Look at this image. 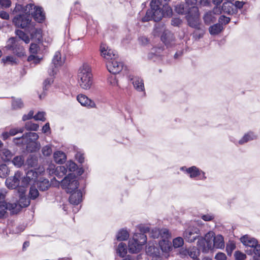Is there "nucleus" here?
I'll use <instances>...</instances> for the list:
<instances>
[{
	"mask_svg": "<svg viewBox=\"0 0 260 260\" xmlns=\"http://www.w3.org/2000/svg\"><path fill=\"white\" fill-rule=\"evenodd\" d=\"M50 76L51 77L46 79L44 82V88L45 90H47L49 86L53 82V78L52 77L53 75Z\"/></svg>",
	"mask_w": 260,
	"mask_h": 260,
	"instance_id": "nucleus-62",
	"label": "nucleus"
},
{
	"mask_svg": "<svg viewBox=\"0 0 260 260\" xmlns=\"http://www.w3.org/2000/svg\"><path fill=\"white\" fill-rule=\"evenodd\" d=\"M16 35L18 37L19 39H15L16 40L23 41L25 43L28 44L29 41V37L25 34L23 31L17 29L15 31Z\"/></svg>",
	"mask_w": 260,
	"mask_h": 260,
	"instance_id": "nucleus-36",
	"label": "nucleus"
},
{
	"mask_svg": "<svg viewBox=\"0 0 260 260\" xmlns=\"http://www.w3.org/2000/svg\"><path fill=\"white\" fill-rule=\"evenodd\" d=\"M41 59L42 58L36 55V54H31L27 58V60L29 62H31V63H34V64H37L39 63Z\"/></svg>",
	"mask_w": 260,
	"mask_h": 260,
	"instance_id": "nucleus-49",
	"label": "nucleus"
},
{
	"mask_svg": "<svg viewBox=\"0 0 260 260\" xmlns=\"http://www.w3.org/2000/svg\"><path fill=\"white\" fill-rule=\"evenodd\" d=\"M77 100L83 106L87 108H94L95 107V103L84 94H79L77 96Z\"/></svg>",
	"mask_w": 260,
	"mask_h": 260,
	"instance_id": "nucleus-23",
	"label": "nucleus"
},
{
	"mask_svg": "<svg viewBox=\"0 0 260 260\" xmlns=\"http://www.w3.org/2000/svg\"><path fill=\"white\" fill-rule=\"evenodd\" d=\"M41 147L40 143L39 142H34L32 143H27L26 148L28 151L30 152H35L39 150Z\"/></svg>",
	"mask_w": 260,
	"mask_h": 260,
	"instance_id": "nucleus-42",
	"label": "nucleus"
},
{
	"mask_svg": "<svg viewBox=\"0 0 260 260\" xmlns=\"http://www.w3.org/2000/svg\"><path fill=\"white\" fill-rule=\"evenodd\" d=\"M65 167L70 172H74L77 169V165L73 161H68L66 164Z\"/></svg>",
	"mask_w": 260,
	"mask_h": 260,
	"instance_id": "nucleus-52",
	"label": "nucleus"
},
{
	"mask_svg": "<svg viewBox=\"0 0 260 260\" xmlns=\"http://www.w3.org/2000/svg\"><path fill=\"white\" fill-rule=\"evenodd\" d=\"M64 60V58L62 57L60 51L55 52L52 60V63L53 67H52L48 70V73L49 75L52 76L56 74L57 72L58 68L63 65Z\"/></svg>",
	"mask_w": 260,
	"mask_h": 260,
	"instance_id": "nucleus-11",
	"label": "nucleus"
},
{
	"mask_svg": "<svg viewBox=\"0 0 260 260\" xmlns=\"http://www.w3.org/2000/svg\"><path fill=\"white\" fill-rule=\"evenodd\" d=\"M39 126L38 124L28 121L25 123V128L27 130L36 131L39 128Z\"/></svg>",
	"mask_w": 260,
	"mask_h": 260,
	"instance_id": "nucleus-48",
	"label": "nucleus"
},
{
	"mask_svg": "<svg viewBox=\"0 0 260 260\" xmlns=\"http://www.w3.org/2000/svg\"><path fill=\"white\" fill-rule=\"evenodd\" d=\"M101 56L107 60H112L117 57L116 52L110 48L106 44H102L100 47Z\"/></svg>",
	"mask_w": 260,
	"mask_h": 260,
	"instance_id": "nucleus-18",
	"label": "nucleus"
},
{
	"mask_svg": "<svg viewBox=\"0 0 260 260\" xmlns=\"http://www.w3.org/2000/svg\"><path fill=\"white\" fill-rule=\"evenodd\" d=\"M34 118L36 120L44 121L46 120L45 113L44 112H38L37 114L34 116Z\"/></svg>",
	"mask_w": 260,
	"mask_h": 260,
	"instance_id": "nucleus-54",
	"label": "nucleus"
},
{
	"mask_svg": "<svg viewBox=\"0 0 260 260\" xmlns=\"http://www.w3.org/2000/svg\"><path fill=\"white\" fill-rule=\"evenodd\" d=\"M149 41L145 36H140L138 38V43L141 46H146L149 44Z\"/></svg>",
	"mask_w": 260,
	"mask_h": 260,
	"instance_id": "nucleus-56",
	"label": "nucleus"
},
{
	"mask_svg": "<svg viewBox=\"0 0 260 260\" xmlns=\"http://www.w3.org/2000/svg\"><path fill=\"white\" fill-rule=\"evenodd\" d=\"M13 143L17 145H26L27 144V139L25 134L23 135L21 137L14 138L13 139Z\"/></svg>",
	"mask_w": 260,
	"mask_h": 260,
	"instance_id": "nucleus-40",
	"label": "nucleus"
},
{
	"mask_svg": "<svg viewBox=\"0 0 260 260\" xmlns=\"http://www.w3.org/2000/svg\"><path fill=\"white\" fill-rule=\"evenodd\" d=\"M186 17L188 24L190 27L198 30L201 29V22L197 7H190Z\"/></svg>",
	"mask_w": 260,
	"mask_h": 260,
	"instance_id": "nucleus-6",
	"label": "nucleus"
},
{
	"mask_svg": "<svg viewBox=\"0 0 260 260\" xmlns=\"http://www.w3.org/2000/svg\"><path fill=\"white\" fill-rule=\"evenodd\" d=\"M7 47L9 49H12L18 56L20 57L24 55L25 52L23 46L21 45L20 41L16 40L15 38H12L9 40Z\"/></svg>",
	"mask_w": 260,
	"mask_h": 260,
	"instance_id": "nucleus-14",
	"label": "nucleus"
},
{
	"mask_svg": "<svg viewBox=\"0 0 260 260\" xmlns=\"http://www.w3.org/2000/svg\"><path fill=\"white\" fill-rule=\"evenodd\" d=\"M184 245V240L181 237H177L173 240V245L175 248L181 247Z\"/></svg>",
	"mask_w": 260,
	"mask_h": 260,
	"instance_id": "nucleus-46",
	"label": "nucleus"
},
{
	"mask_svg": "<svg viewBox=\"0 0 260 260\" xmlns=\"http://www.w3.org/2000/svg\"><path fill=\"white\" fill-rule=\"evenodd\" d=\"M108 82L112 86H115L118 85L117 81L115 76H111L108 79Z\"/></svg>",
	"mask_w": 260,
	"mask_h": 260,
	"instance_id": "nucleus-63",
	"label": "nucleus"
},
{
	"mask_svg": "<svg viewBox=\"0 0 260 260\" xmlns=\"http://www.w3.org/2000/svg\"><path fill=\"white\" fill-rule=\"evenodd\" d=\"M107 68L109 72L116 74L119 73L122 69L123 64L116 58L108 61L106 64Z\"/></svg>",
	"mask_w": 260,
	"mask_h": 260,
	"instance_id": "nucleus-17",
	"label": "nucleus"
},
{
	"mask_svg": "<svg viewBox=\"0 0 260 260\" xmlns=\"http://www.w3.org/2000/svg\"><path fill=\"white\" fill-rule=\"evenodd\" d=\"M257 137V136L254 132L249 131L245 133L241 139H240L238 142H234V143L236 145H242L249 141L256 140Z\"/></svg>",
	"mask_w": 260,
	"mask_h": 260,
	"instance_id": "nucleus-22",
	"label": "nucleus"
},
{
	"mask_svg": "<svg viewBox=\"0 0 260 260\" xmlns=\"http://www.w3.org/2000/svg\"><path fill=\"white\" fill-rule=\"evenodd\" d=\"M54 167V166L53 165L49 166L48 170H49V173L50 174L54 173L55 176L59 178H61L67 173V169L64 166H58L55 169Z\"/></svg>",
	"mask_w": 260,
	"mask_h": 260,
	"instance_id": "nucleus-24",
	"label": "nucleus"
},
{
	"mask_svg": "<svg viewBox=\"0 0 260 260\" xmlns=\"http://www.w3.org/2000/svg\"><path fill=\"white\" fill-rule=\"evenodd\" d=\"M214 232L210 231L207 233L204 238H199L198 241V246L204 253H207L213 249L212 239Z\"/></svg>",
	"mask_w": 260,
	"mask_h": 260,
	"instance_id": "nucleus-9",
	"label": "nucleus"
},
{
	"mask_svg": "<svg viewBox=\"0 0 260 260\" xmlns=\"http://www.w3.org/2000/svg\"><path fill=\"white\" fill-rule=\"evenodd\" d=\"M38 176V172L33 170H29L27 172L26 176L22 175V180L21 181V187H26L31 180H35Z\"/></svg>",
	"mask_w": 260,
	"mask_h": 260,
	"instance_id": "nucleus-20",
	"label": "nucleus"
},
{
	"mask_svg": "<svg viewBox=\"0 0 260 260\" xmlns=\"http://www.w3.org/2000/svg\"><path fill=\"white\" fill-rule=\"evenodd\" d=\"M138 228L139 231L141 232L140 234H143L145 235V233H147L149 232L150 228L147 225L140 224L138 226Z\"/></svg>",
	"mask_w": 260,
	"mask_h": 260,
	"instance_id": "nucleus-59",
	"label": "nucleus"
},
{
	"mask_svg": "<svg viewBox=\"0 0 260 260\" xmlns=\"http://www.w3.org/2000/svg\"><path fill=\"white\" fill-rule=\"evenodd\" d=\"M71 194L69 198V201L72 204L78 205L82 199V192L80 190H76L74 192L71 193Z\"/></svg>",
	"mask_w": 260,
	"mask_h": 260,
	"instance_id": "nucleus-27",
	"label": "nucleus"
},
{
	"mask_svg": "<svg viewBox=\"0 0 260 260\" xmlns=\"http://www.w3.org/2000/svg\"><path fill=\"white\" fill-rule=\"evenodd\" d=\"M200 255V250L196 247H192L189 248L188 255L193 259V260H200L198 256Z\"/></svg>",
	"mask_w": 260,
	"mask_h": 260,
	"instance_id": "nucleus-39",
	"label": "nucleus"
},
{
	"mask_svg": "<svg viewBox=\"0 0 260 260\" xmlns=\"http://www.w3.org/2000/svg\"><path fill=\"white\" fill-rule=\"evenodd\" d=\"M38 187L40 190L45 191L48 189L50 183L48 179H41L37 183Z\"/></svg>",
	"mask_w": 260,
	"mask_h": 260,
	"instance_id": "nucleus-37",
	"label": "nucleus"
},
{
	"mask_svg": "<svg viewBox=\"0 0 260 260\" xmlns=\"http://www.w3.org/2000/svg\"><path fill=\"white\" fill-rule=\"evenodd\" d=\"M203 19L204 23L207 25H209L210 23L215 22L216 20V17H215L213 12L211 11L207 12L204 15Z\"/></svg>",
	"mask_w": 260,
	"mask_h": 260,
	"instance_id": "nucleus-33",
	"label": "nucleus"
},
{
	"mask_svg": "<svg viewBox=\"0 0 260 260\" xmlns=\"http://www.w3.org/2000/svg\"><path fill=\"white\" fill-rule=\"evenodd\" d=\"M2 60L4 63H8L12 64L16 63V58L12 56H8L6 58H3Z\"/></svg>",
	"mask_w": 260,
	"mask_h": 260,
	"instance_id": "nucleus-58",
	"label": "nucleus"
},
{
	"mask_svg": "<svg viewBox=\"0 0 260 260\" xmlns=\"http://www.w3.org/2000/svg\"><path fill=\"white\" fill-rule=\"evenodd\" d=\"M26 189L25 187H21L18 189L19 199L18 203H15L17 205L16 207V212L17 213L21 208L26 207L30 204V200L25 195Z\"/></svg>",
	"mask_w": 260,
	"mask_h": 260,
	"instance_id": "nucleus-13",
	"label": "nucleus"
},
{
	"mask_svg": "<svg viewBox=\"0 0 260 260\" xmlns=\"http://www.w3.org/2000/svg\"><path fill=\"white\" fill-rule=\"evenodd\" d=\"M150 7L151 9L147 10L145 16L142 18L143 22H147L151 20L158 21L163 17H170L172 14L171 8L167 4H161L159 0H152Z\"/></svg>",
	"mask_w": 260,
	"mask_h": 260,
	"instance_id": "nucleus-2",
	"label": "nucleus"
},
{
	"mask_svg": "<svg viewBox=\"0 0 260 260\" xmlns=\"http://www.w3.org/2000/svg\"><path fill=\"white\" fill-rule=\"evenodd\" d=\"M234 256L236 260H244L246 258V254L239 251L235 252Z\"/></svg>",
	"mask_w": 260,
	"mask_h": 260,
	"instance_id": "nucleus-60",
	"label": "nucleus"
},
{
	"mask_svg": "<svg viewBox=\"0 0 260 260\" xmlns=\"http://www.w3.org/2000/svg\"><path fill=\"white\" fill-rule=\"evenodd\" d=\"M33 5L28 4L25 6L17 4L13 11L14 14L18 13L12 20L13 23L17 27L25 29L27 30L32 28L33 22L30 16V9H32Z\"/></svg>",
	"mask_w": 260,
	"mask_h": 260,
	"instance_id": "nucleus-1",
	"label": "nucleus"
},
{
	"mask_svg": "<svg viewBox=\"0 0 260 260\" xmlns=\"http://www.w3.org/2000/svg\"><path fill=\"white\" fill-rule=\"evenodd\" d=\"M6 194V191L5 189L0 191V218L6 217L7 210H9L13 214L16 213L15 208L17 207V205L15 203L5 202L4 199Z\"/></svg>",
	"mask_w": 260,
	"mask_h": 260,
	"instance_id": "nucleus-8",
	"label": "nucleus"
},
{
	"mask_svg": "<svg viewBox=\"0 0 260 260\" xmlns=\"http://www.w3.org/2000/svg\"><path fill=\"white\" fill-rule=\"evenodd\" d=\"M236 246L234 243L230 242L226 245V250L229 255H231L233 251L235 249Z\"/></svg>",
	"mask_w": 260,
	"mask_h": 260,
	"instance_id": "nucleus-57",
	"label": "nucleus"
},
{
	"mask_svg": "<svg viewBox=\"0 0 260 260\" xmlns=\"http://www.w3.org/2000/svg\"><path fill=\"white\" fill-rule=\"evenodd\" d=\"M199 232L198 228L190 227L184 231L183 236L186 241L192 243L199 238Z\"/></svg>",
	"mask_w": 260,
	"mask_h": 260,
	"instance_id": "nucleus-16",
	"label": "nucleus"
},
{
	"mask_svg": "<svg viewBox=\"0 0 260 260\" xmlns=\"http://www.w3.org/2000/svg\"><path fill=\"white\" fill-rule=\"evenodd\" d=\"M32 9H30V14H31L34 19L38 22H42L45 18V14L43 13L42 8L34 6V4Z\"/></svg>",
	"mask_w": 260,
	"mask_h": 260,
	"instance_id": "nucleus-21",
	"label": "nucleus"
},
{
	"mask_svg": "<svg viewBox=\"0 0 260 260\" xmlns=\"http://www.w3.org/2000/svg\"><path fill=\"white\" fill-rule=\"evenodd\" d=\"M75 157L77 161L81 164L83 163L84 161V154L80 151L76 153Z\"/></svg>",
	"mask_w": 260,
	"mask_h": 260,
	"instance_id": "nucleus-64",
	"label": "nucleus"
},
{
	"mask_svg": "<svg viewBox=\"0 0 260 260\" xmlns=\"http://www.w3.org/2000/svg\"><path fill=\"white\" fill-rule=\"evenodd\" d=\"M170 237H162L159 242V247L164 252H169L172 249V243L169 240Z\"/></svg>",
	"mask_w": 260,
	"mask_h": 260,
	"instance_id": "nucleus-26",
	"label": "nucleus"
},
{
	"mask_svg": "<svg viewBox=\"0 0 260 260\" xmlns=\"http://www.w3.org/2000/svg\"><path fill=\"white\" fill-rule=\"evenodd\" d=\"M223 29V26L220 23L214 24L209 28V32L212 36L217 35Z\"/></svg>",
	"mask_w": 260,
	"mask_h": 260,
	"instance_id": "nucleus-30",
	"label": "nucleus"
},
{
	"mask_svg": "<svg viewBox=\"0 0 260 260\" xmlns=\"http://www.w3.org/2000/svg\"><path fill=\"white\" fill-rule=\"evenodd\" d=\"M8 172V167L4 164L0 166V177L4 178L6 177Z\"/></svg>",
	"mask_w": 260,
	"mask_h": 260,
	"instance_id": "nucleus-53",
	"label": "nucleus"
},
{
	"mask_svg": "<svg viewBox=\"0 0 260 260\" xmlns=\"http://www.w3.org/2000/svg\"><path fill=\"white\" fill-rule=\"evenodd\" d=\"M13 164L17 168L21 167L24 164V158L22 156H17L14 158Z\"/></svg>",
	"mask_w": 260,
	"mask_h": 260,
	"instance_id": "nucleus-47",
	"label": "nucleus"
},
{
	"mask_svg": "<svg viewBox=\"0 0 260 260\" xmlns=\"http://www.w3.org/2000/svg\"><path fill=\"white\" fill-rule=\"evenodd\" d=\"M22 180V173L17 171L15 173L14 176L7 178L6 180L5 183L9 188L14 189L18 187V189L21 186Z\"/></svg>",
	"mask_w": 260,
	"mask_h": 260,
	"instance_id": "nucleus-12",
	"label": "nucleus"
},
{
	"mask_svg": "<svg viewBox=\"0 0 260 260\" xmlns=\"http://www.w3.org/2000/svg\"><path fill=\"white\" fill-rule=\"evenodd\" d=\"M190 7L186 6L185 7L183 4L178 5L175 7V11L178 14H183L188 13Z\"/></svg>",
	"mask_w": 260,
	"mask_h": 260,
	"instance_id": "nucleus-43",
	"label": "nucleus"
},
{
	"mask_svg": "<svg viewBox=\"0 0 260 260\" xmlns=\"http://www.w3.org/2000/svg\"><path fill=\"white\" fill-rule=\"evenodd\" d=\"M147 237L143 234H134L128 241V251L132 253H137L142 249L143 246L146 243Z\"/></svg>",
	"mask_w": 260,
	"mask_h": 260,
	"instance_id": "nucleus-4",
	"label": "nucleus"
},
{
	"mask_svg": "<svg viewBox=\"0 0 260 260\" xmlns=\"http://www.w3.org/2000/svg\"><path fill=\"white\" fill-rule=\"evenodd\" d=\"M78 83L84 90H89L93 84V75L90 64L84 62L79 67L77 73Z\"/></svg>",
	"mask_w": 260,
	"mask_h": 260,
	"instance_id": "nucleus-3",
	"label": "nucleus"
},
{
	"mask_svg": "<svg viewBox=\"0 0 260 260\" xmlns=\"http://www.w3.org/2000/svg\"><path fill=\"white\" fill-rule=\"evenodd\" d=\"M38 50L39 47L38 45L35 43H31L29 48V51L31 54H37Z\"/></svg>",
	"mask_w": 260,
	"mask_h": 260,
	"instance_id": "nucleus-61",
	"label": "nucleus"
},
{
	"mask_svg": "<svg viewBox=\"0 0 260 260\" xmlns=\"http://www.w3.org/2000/svg\"><path fill=\"white\" fill-rule=\"evenodd\" d=\"M213 248L222 249L224 247V239L221 235H215L214 233V237L212 239Z\"/></svg>",
	"mask_w": 260,
	"mask_h": 260,
	"instance_id": "nucleus-28",
	"label": "nucleus"
},
{
	"mask_svg": "<svg viewBox=\"0 0 260 260\" xmlns=\"http://www.w3.org/2000/svg\"><path fill=\"white\" fill-rule=\"evenodd\" d=\"M53 157L55 161L58 164H62L66 159V154L61 151H56L54 153Z\"/></svg>",
	"mask_w": 260,
	"mask_h": 260,
	"instance_id": "nucleus-32",
	"label": "nucleus"
},
{
	"mask_svg": "<svg viewBox=\"0 0 260 260\" xmlns=\"http://www.w3.org/2000/svg\"><path fill=\"white\" fill-rule=\"evenodd\" d=\"M240 240L247 247L245 251L248 255L254 254L260 257V244H258L256 239L248 235H245L240 238Z\"/></svg>",
	"mask_w": 260,
	"mask_h": 260,
	"instance_id": "nucleus-5",
	"label": "nucleus"
},
{
	"mask_svg": "<svg viewBox=\"0 0 260 260\" xmlns=\"http://www.w3.org/2000/svg\"><path fill=\"white\" fill-rule=\"evenodd\" d=\"M27 31L30 33L32 38H35L39 41L41 40L42 38V30L39 28H35L34 23L32 28L28 29Z\"/></svg>",
	"mask_w": 260,
	"mask_h": 260,
	"instance_id": "nucleus-31",
	"label": "nucleus"
},
{
	"mask_svg": "<svg viewBox=\"0 0 260 260\" xmlns=\"http://www.w3.org/2000/svg\"><path fill=\"white\" fill-rule=\"evenodd\" d=\"M129 236L128 231L125 229L120 230L117 234L116 238L118 241H125L128 239Z\"/></svg>",
	"mask_w": 260,
	"mask_h": 260,
	"instance_id": "nucleus-34",
	"label": "nucleus"
},
{
	"mask_svg": "<svg viewBox=\"0 0 260 260\" xmlns=\"http://www.w3.org/2000/svg\"><path fill=\"white\" fill-rule=\"evenodd\" d=\"M127 249L126 244L124 243H120L119 244L118 247L116 249L117 253L119 256L123 257L127 253Z\"/></svg>",
	"mask_w": 260,
	"mask_h": 260,
	"instance_id": "nucleus-35",
	"label": "nucleus"
},
{
	"mask_svg": "<svg viewBox=\"0 0 260 260\" xmlns=\"http://www.w3.org/2000/svg\"><path fill=\"white\" fill-rule=\"evenodd\" d=\"M39 191L35 187H30L29 192V196L30 199H36L39 196Z\"/></svg>",
	"mask_w": 260,
	"mask_h": 260,
	"instance_id": "nucleus-50",
	"label": "nucleus"
},
{
	"mask_svg": "<svg viewBox=\"0 0 260 260\" xmlns=\"http://www.w3.org/2000/svg\"><path fill=\"white\" fill-rule=\"evenodd\" d=\"M24 107V104L22 100L19 98H12L11 108L14 110H18L22 109Z\"/></svg>",
	"mask_w": 260,
	"mask_h": 260,
	"instance_id": "nucleus-29",
	"label": "nucleus"
},
{
	"mask_svg": "<svg viewBox=\"0 0 260 260\" xmlns=\"http://www.w3.org/2000/svg\"><path fill=\"white\" fill-rule=\"evenodd\" d=\"M25 135L27 139V143L38 142L37 140L39 138V136L37 133L28 132L26 133Z\"/></svg>",
	"mask_w": 260,
	"mask_h": 260,
	"instance_id": "nucleus-44",
	"label": "nucleus"
},
{
	"mask_svg": "<svg viewBox=\"0 0 260 260\" xmlns=\"http://www.w3.org/2000/svg\"><path fill=\"white\" fill-rule=\"evenodd\" d=\"M60 184L67 193H72L78 189L79 182L75 176L70 174L61 181Z\"/></svg>",
	"mask_w": 260,
	"mask_h": 260,
	"instance_id": "nucleus-7",
	"label": "nucleus"
},
{
	"mask_svg": "<svg viewBox=\"0 0 260 260\" xmlns=\"http://www.w3.org/2000/svg\"><path fill=\"white\" fill-rule=\"evenodd\" d=\"M13 156L12 153L7 149H4L2 150L1 157L4 161L10 160Z\"/></svg>",
	"mask_w": 260,
	"mask_h": 260,
	"instance_id": "nucleus-41",
	"label": "nucleus"
},
{
	"mask_svg": "<svg viewBox=\"0 0 260 260\" xmlns=\"http://www.w3.org/2000/svg\"><path fill=\"white\" fill-rule=\"evenodd\" d=\"M146 253L151 256L159 254V249L154 246H149L146 248Z\"/></svg>",
	"mask_w": 260,
	"mask_h": 260,
	"instance_id": "nucleus-45",
	"label": "nucleus"
},
{
	"mask_svg": "<svg viewBox=\"0 0 260 260\" xmlns=\"http://www.w3.org/2000/svg\"><path fill=\"white\" fill-rule=\"evenodd\" d=\"M38 157L34 155H30L26 162L28 167H35L38 164Z\"/></svg>",
	"mask_w": 260,
	"mask_h": 260,
	"instance_id": "nucleus-38",
	"label": "nucleus"
},
{
	"mask_svg": "<svg viewBox=\"0 0 260 260\" xmlns=\"http://www.w3.org/2000/svg\"><path fill=\"white\" fill-rule=\"evenodd\" d=\"M10 133L11 136H13L18 133H22L24 132L23 127H15L10 130Z\"/></svg>",
	"mask_w": 260,
	"mask_h": 260,
	"instance_id": "nucleus-55",
	"label": "nucleus"
},
{
	"mask_svg": "<svg viewBox=\"0 0 260 260\" xmlns=\"http://www.w3.org/2000/svg\"><path fill=\"white\" fill-rule=\"evenodd\" d=\"M188 176L196 180L205 181L207 179L205 172L195 166L190 167Z\"/></svg>",
	"mask_w": 260,
	"mask_h": 260,
	"instance_id": "nucleus-15",
	"label": "nucleus"
},
{
	"mask_svg": "<svg viewBox=\"0 0 260 260\" xmlns=\"http://www.w3.org/2000/svg\"><path fill=\"white\" fill-rule=\"evenodd\" d=\"M52 152L51 146L47 145L44 146L42 149V153L44 156H50Z\"/></svg>",
	"mask_w": 260,
	"mask_h": 260,
	"instance_id": "nucleus-51",
	"label": "nucleus"
},
{
	"mask_svg": "<svg viewBox=\"0 0 260 260\" xmlns=\"http://www.w3.org/2000/svg\"><path fill=\"white\" fill-rule=\"evenodd\" d=\"M149 235L150 237L155 239L162 237H170V234L169 230L167 229L159 230L156 228L150 229L149 232Z\"/></svg>",
	"mask_w": 260,
	"mask_h": 260,
	"instance_id": "nucleus-19",
	"label": "nucleus"
},
{
	"mask_svg": "<svg viewBox=\"0 0 260 260\" xmlns=\"http://www.w3.org/2000/svg\"><path fill=\"white\" fill-rule=\"evenodd\" d=\"M156 32H162L161 35V40L167 47H171L175 44V38L174 35L169 30L166 29L164 25L156 27Z\"/></svg>",
	"mask_w": 260,
	"mask_h": 260,
	"instance_id": "nucleus-10",
	"label": "nucleus"
},
{
	"mask_svg": "<svg viewBox=\"0 0 260 260\" xmlns=\"http://www.w3.org/2000/svg\"><path fill=\"white\" fill-rule=\"evenodd\" d=\"M134 88L138 92H143L145 94L144 82L142 79L139 77H133L131 78Z\"/></svg>",
	"mask_w": 260,
	"mask_h": 260,
	"instance_id": "nucleus-25",
	"label": "nucleus"
}]
</instances>
